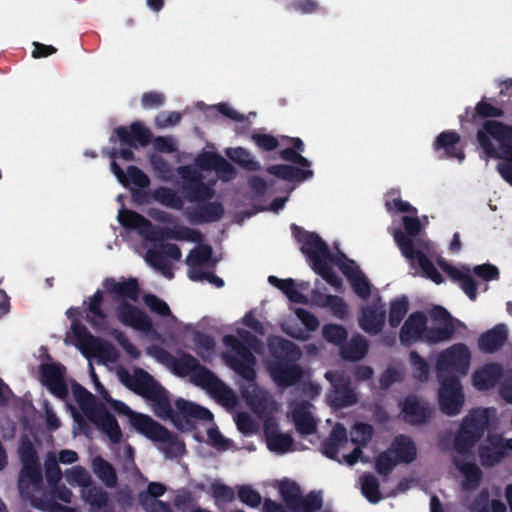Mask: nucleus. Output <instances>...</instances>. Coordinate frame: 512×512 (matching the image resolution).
Here are the masks:
<instances>
[{"label": "nucleus", "instance_id": "1", "mask_svg": "<svg viewBox=\"0 0 512 512\" xmlns=\"http://www.w3.org/2000/svg\"><path fill=\"white\" fill-rule=\"evenodd\" d=\"M268 349L272 360L268 363V372L280 387H291L303 377V369L297 364L301 350L292 341L280 336L270 337Z\"/></svg>", "mask_w": 512, "mask_h": 512}, {"label": "nucleus", "instance_id": "2", "mask_svg": "<svg viewBox=\"0 0 512 512\" xmlns=\"http://www.w3.org/2000/svg\"><path fill=\"white\" fill-rule=\"evenodd\" d=\"M162 360L169 361L176 375L185 377L191 375V381L215 395V397L228 400L233 397L232 390L217 375L199 363L198 359L190 353L179 351L178 357L161 349L159 351Z\"/></svg>", "mask_w": 512, "mask_h": 512}, {"label": "nucleus", "instance_id": "3", "mask_svg": "<svg viewBox=\"0 0 512 512\" xmlns=\"http://www.w3.org/2000/svg\"><path fill=\"white\" fill-rule=\"evenodd\" d=\"M118 221L124 228L136 230L143 239L149 242L156 243L172 239L200 243L203 240V235L198 230L182 225H175L173 228L155 227L142 214L130 209L121 210L118 214Z\"/></svg>", "mask_w": 512, "mask_h": 512}, {"label": "nucleus", "instance_id": "4", "mask_svg": "<svg viewBox=\"0 0 512 512\" xmlns=\"http://www.w3.org/2000/svg\"><path fill=\"white\" fill-rule=\"evenodd\" d=\"M238 335L241 340L232 334L223 337V344L235 352V355H224L226 364L247 382H254L256 379L255 365L256 357L251 350L259 353L262 349V342L251 332L240 329Z\"/></svg>", "mask_w": 512, "mask_h": 512}, {"label": "nucleus", "instance_id": "5", "mask_svg": "<svg viewBox=\"0 0 512 512\" xmlns=\"http://www.w3.org/2000/svg\"><path fill=\"white\" fill-rule=\"evenodd\" d=\"M477 142L489 158L512 164V125L499 120H487L476 133Z\"/></svg>", "mask_w": 512, "mask_h": 512}, {"label": "nucleus", "instance_id": "6", "mask_svg": "<svg viewBox=\"0 0 512 512\" xmlns=\"http://www.w3.org/2000/svg\"><path fill=\"white\" fill-rule=\"evenodd\" d=\"M109 403L115 411L130 417V423L136 431L154 442L165 443L167 445L166 452L170 450L179 452L184 449V444L178 440L176 435L150 416L132 411L129 406L119 400L110 398Z\"/></svg>", "mask_w": 512, "mask_h": 512}, {"label": "nucleus", "instance_id": "7", "mask_svg": "<svg viewBox=\"0 0 512 512\" xmlns=\"http://www.w3.org/2000/svg\"><path fill=\"white\" fill-rule=\"evenodd\" d=\"M103 293L101 290H97L89 299L87 306L86 321L92 326L97 332H107L118 342L122 349L133 359H137L140 356V352L137 347L129 340L124 332L116 328H110L108 325V315L102 309Z\"/></svg>", "mask_w": 512, "mask_h": 512}, {"label": "nucleus", "instance_id": "8", "mask_svg": "<svg viewBox=\"0 0 512 512\" xmlns=\"http://www.w3.org/2000/svg\"><path fill=\"white\" fill-rule=\"evenodd\" d=\"M176 410L169 402V411L157 409L156 413L163 419H169L173 425L181 431H192L196 428V422L211 421L213 414L210 410L193 402L179 398L175 401Z\"/></svg>", "mask_w": 512, "mask_h": 512}, {"label": "nucleus", "instance_id": "9", "mask_svg": "<svg viewBox=\"0 0 512 512\" xmlns=\"http://www.w3.org/2000/svg\"><path fill=\"white\" fill-rule=\"evenodd\" d=\"M486 409L470 412L462 421L454 438V449L460 455L470 454L475 444L482 438L488 427Z\"/></svg>", "mask_w": 512, "mask_h": 512}, {"label": "nucleus", "instance_id": "10", "mask_svg": "<svg viewBox=\"0 0 512 512\" xmlns=\"http://www.w3.org/2000/svg\"><path fill=\"white\" fill-rule=\"evenodd\" d=\"M121 381L138 395L150 400L155 408L169 411L167 391L146 371L139 369L135 376L127 372L121 375Z\"/></svg>", "mask_w": 512, "mask_h": 512}, {"label": "nucleus", "instance_id": "11", "mask_svg": "<svg viewBox=\"0 0 512 512\" xmlns=\"http://www.w3.org/2000/svg\"><path fill=\"white\" fill-rule=\"evenodd\" d=\"M291 231L295 240L301 244L300 251L306 256L312 269L326 261H334L327 243L315 232H309L292 224Z\"/></svg>", "mask_w": 512, "mask_h": 512}, {"label": "nucleus", "instance_id": "12", "mask_svg": "<svg viewBox=\"0 0 512 512\" xmlns=\"http://www.w3.org/2000/svg\"><path fill=\"white\" fill-rule=\"evenodd\" d=\"M437 378L440 383L438 391L440 410L448 416L459 414L465 400L459 377L454 374H439Z\"/></svg>", "mask_w": 512, "mask_h": 512}, {"label": "nucleus", "instance_id": "13", "mask_svg": "<svg viewBox=\"0 0 512 512\" xmlns=\"http://www.w3.org/2000/svg\"><path fill=\"white\" fill-rule=\"evenodd\" d=\"M280 494L286 506L293 512H316L323 506L320 491H311L302 496L300 487L295 482L282 483Z\"/></svg>", "mask_w": 512, "mask_h": 512}, {"label": "nucleus", "instance_id": "14", "mask_svg": "<svg viewBox=\"0 0 512 512\" xmlns=\"http://www.w3.org/2000/svg\"><path fill=\"white\" fill-rule=\"evenodd\" d=\"M471 362V353L465 344L458 343L443 351L437 360L439 374H467Z\"/></svg>", "mask_w": 512, "mask_h": 512}, {"label": "nucleus", "instance_id": "15", "mask_svg": "<svg viewBox=\"0 0 512 512\" xmlns=\"http://www.w3.org/2000/svg\"><path fill=\"white\" fill-rule=\"evenodd\" d=\"M427 316L422 311L412 312L404 321L400 332V343L405 347H410L417 342H425L427 344H437L428 339L430 328L427 325Z\"/></svg>", "mask_w": 512, "mask_h": 512}, {"label": "nucleus", "instance_id": "16", "mask_svg": "<svg viewBox=\"0 0 512 512\" xmlns=\"http://www.w3.org/2000/svg\"><path fill=\"white\" fill-rule=\"evenodd\" d=\"M325 377L332 385V389L327 395L332 407L341 409L357 403L358 397L351 388L349 379L345 378L342 374H334L332 372H327Z\"/></svg>", "mask_w": 512, "mask_h": 512}, {"label": "nucleus", "instance_id": "17", "mask_svg": "<svg viewBox=\"0 0 512 512\" xmlns=\"http://www.w3.org/2000/svg\"><path fill=\"white\" fill-rule=\"evenodd\" d=\"M393 237L401 251V254L410 262L417 260L419 267L427 278H430L431 275L437 271L433 262L423 251L415 249L414 242L407 237L401 229H396L393 233Z\"/></svg>", "mask_w": 512, "mask_h": 512}, {"label": "nucleus", "instance_id": "18", "mask_svg": "<svg viewBox=\"0 0 512 512\" xmlns=\"http://www.w3.org/2000/svg\"><path fill=\"white\" fill-rule=\"evenodd\" d=\"M393 237L401 251V254L410 262L417 260L419 267L427 278H430L431 275L437 271L433 262L423 251L415 249L414 242L407 237L401 229H396L393 233Z\"/></svg>", "mask_w": 512, "mask_h": 512}, {"label": "nucleus", "instance_id": "19", "mask_svg": "<svg viewBox=\"0 0 512 512\" xmlns=\"http://www.w3.org/2000/svg\"><path fill=\"white\" fill-rule=\"evenodd\" d=\"M42 384L57 398L64 400L69 391L64 380L65 367L60 363H44L39 367Z\"/></svg>", "mask_w": 512, "mask_h": 512}, {"label": "nucleus", "instance_id": "20", "mask_svg": "<svg viewBox=\"0 0 512 512\" xmlns=\"http://www.w3.org/2000/svg\"><path fill=\"white\" fill-rule=\"evenodd\" d=\"M115 314L117 319L124 326L143 332L152 330L153 324L151 318L141 308L126 300L118 303L115 308Z\"/></svg>", "mask_w": 512, "mask_h": 512}, {"label": "nucleus", "instance_id": "21", "mask_svg": "<svg viewBox=\"0 0 512 512\" xmlns=\"http://www.w3.org/2000/svg\"><path fill=\"white\" fill-rule=\"evenodd\" d=\"M114 134L121 146L135 149L146 147L152 140L151 131L140 121L133 122L129 126H119L114 129Z\"/></svg>", "mask_w": 512, "mask_h": 512}, {"label": "nucleus", "instance_id": "22", "mask_svg": "<svg viewBox=\"0 0 512 512\" xmlns=\"http://www.w3.org/2000/svg\"><path fill=\"white\" fill-rule=\"evenodd\" d=\"M403 420L410 425H422L432 417L430 405L415 395H408L401 403Z\"/></svg>", "mask_w": 512, "mask_h": 512}, {"label": "nucleus", "instance_id": "23", "mask_svg": "<svg viewBox=\"0 0 512 512\" xmlns=\"http://www.w3.org/2000/svg\"><path fill=\"white\" fill-rule=\"evenodd\" d=\"M433 149L436 152H443L439 158L457 159L462 162L465 159V153L461 145L459 133L453 130L441 132L433 143Z\"/></svg>", "mask_w": 512, "mask_h": 512}, {"label": "nucleus", "instance_id": "24", "mask_svg": "<svg viewBox=\"0 0 512 512\" xmlns=\"http://www.w3.org/2000/svg\"><path fill=\"white\" fill-rule=\"evenodd\" d=\"M386 320V309L385 305L380 303H374L372 305L364 306L361 309V313L358 319L360 328L370 334H379Z\"/></svg>", "mask_w": 512, "mask_h": 512}, {"label": "nucleus", "instance_id": "25", "mask_svg": "<svg viewBox=\"0 0 512 512\" xmlns=\"http://www.w3.org/2000/svg\"><path fill=\"white\" fill-rule=\"evenodd\" d=\"M434 322H439V327H432L429 330L428 339L432 342H444L452 338L455 333L453 317L443 306H434L430 312Z\"/></svg>", "mask_w": 512, "mask_h": 512}, {"label": "nucleus", "instance_id": "26", "mask_svg": "<svg viewBox=\"0 0 512 512\" xmlns=\"http://www.w3.org/2000/svg\"><path fill=\"white\" fill-rule=\"evenodd\" d=\"M225 213L224 206L218 201H204L199 203L188 213V220L192 224L214 223L222 219Z\"/></svg>", "mask_w": 512, "mask_h": 512}, {"label": "nucleus", "instance_id": "27", "mask_svg": "<svg viewBox=\"0 0 512 512\" xmlns=\"http://www.w3.org/2000/svg\"><path fill=\"white\" fill-rule=\"evenodd\" d=\"M503 377V368L498 363H488L476 369L471 377L473 386L479 391L494 388Z\"/></svg>", "mask_w": 512, "mask_h": 512}, {"label": "nucleus", "instance_id": "28", "mask_svg": "<svg viewBox=\"0 0 512 512\" xmlns=\"http://www.w3.org/2000/svg\"><path fill=\"white\" fill-rule=\"evenodd\" d=\"M88 419L105 433L113 444H117L121 441V428L115 416L104 407L98 408Z\"/></svg>", "mask_w": 512, "mask_h": 512}, {"label": "nucleus", "instance_id": "29", "mask_svg": "<svg viewBox=\"0 0 512 512\" xmlns=\"http://www.w3.org/2000/svg\"><path fill=\"white\" fill-rule=\"evenodd\" d=\"M311 404L308 401L297 403L292 409V421L300 435L308 436L316 432L317 422L311 411Z\"/></svg>", "mask_w": 512, "mask_h": 512}, {"label": "nucleus", "instance_id": "30", "mask_svg": "<svg viewBox=\"0 0 512 512\" xmlns=\"http://www.w3.org/2000/svg\"><path fill=\"white\" fill-rule=\"evenodd\" d=\"M103 286L107 292L114 294L116 300L129 299L136 302L139 299L140 286L136 278H129L121 282L116 281L114 278H106Z\"/></svg>", "mask_w": 512, "mask_h": 512}, {"label": "nucleus", "instance_id": "31", "mask_svg": "<svg viewBox=\"0 0 512 512\" xmlns=\"http://www.w3.org/2000/svg\"><path fill=\"white\" fill-rule=\"evenodd\" d=\"M508 339V331L504 324H498L482 333L478 339L479 349L488 354L500 350Z\"/></svg>", "mask_w": 512, "mask_h": 512}, {"label": "nucleus", "instance_id": "32", "mask_svg": "<svg viewBox=\"0 0 512 512\" xmlns=\"http://www.w3.org/2000/svg\"><path fill=\"white\" fill-rule=\"evenodd\" d=\"M348 442L346 428L337 423L331 430L330 435L327 439L322 442V453L329 459L342 463L338 458L340 448L344 447Z\"/></svg>", "mask_w": 512, "mask_h": 512}, {"label": "nucleus", "instance_id": "33", "mask_svg": "<svg viewBox=\"0 0 512 512\" xmlns=\"http://www.w3.org/2000/svg\"><path fill=\"white\" fill-rule=\"evenodd\" d=\"M266 171L281 180L297 183L304 182L314 175L311 169H303L290 164L270 165L267 167Z\"/></svg>", "mask_w": 512, "mask_h": 512}, {"label": "nucleus", "instance_id": "34", "mask_svg": "<svg viewBox=\"0 0 512 512\" xmlns=\"http://www.w3.org/2000/svg\"><path fill=\"white\" fill-rule=\"evenodd\" d=\"M110 166L112 173L124 186L132 183L138 188H146L150 185L149 177L137 166H128L127 173L123 171V169L116 161H112Z\"/></svg>", "mask_w": 512, "mask_h": 512}, {"label": "nucleus", "instance_id": "35", "mask_svg": "<svg viewBox=\"0 0 512 512\" xmlns=\"http://www.w3.org/2000/svg\"><path fill=\"white\" fill-rule=\"evenodd\" d=\"M264 433L266 444L270 451L283 454L290 450L294 441L292 436L278 431L275 423L266 422Z\"/></svg>", "mask_w": 512, "mask_h": 512}, {"label": "nucleus", "instance_id": "36", "mask_svg": "<svg viewBox=\"0 0 512 512\" xmlns=\"http://www.w3.org/2000/svg\"><path fill=\"white\" fill-rule=\"evenodd\" d=\"M441 267L453 281L459 283L461 289L471 301L476 300L477 284L470 275L469 268H464V270H462L448 264Z\"/></svg>", "mask_w": 512, "mask_h": 512}, {"label": "nucleus", "instance_id": "37", "mask_svg": "<svg viewBox=\"0 0 512 512\" xmlns=\"http://www.w3.org/2000/svg\"><path fill=\"white\" fill-rule=\"evenodd\" d=\"M453 464L463 474L462 488L464 490L476 489L482 479V471L474 462H467L461 457H454Z\"/></svg>", "mask_w": 512, "mask_h": 512}, {"label": "nucleus", "instance_id": "38", "mask_svg": "<svg viewBox=\"0 0 512 512\" xmlns=\"http://www.w3.org/2000/svg\"><path fill=\"white\" fill-rule=\"evenodd\" d=\"M83 497L93 512H114L108 493L100 486H88L83 490Z\"/></svg>", "mask_w": 512, "mask_h": 512}, {"label": "nucleus", "instance_id": "39", "mask_svg": "<svg viewBox=\"0 0 512 512\" xmlns=\"http://www.w3.org/2000/svg\"><path fill=\"white\" fill-rule=\"evenodd\" d=\"M368 341L360 334L353 335L349 342H345L340 350L341 357L347 361H360L368 353Z\"/></svg>", "mask_w": 512, "mask_h": 512}, {"label": "nucleus", "instance_id": "40", "mask_svg": "<svg viewBox=\"0 0 512 512\" xmlns=\"http://www.w3.org/2000/svg\"><path fill=\"white\" fill-rule=\"evenodd\" d=\"M478 456L483 467H493L504 457V446L502 439L490 442V445H481L478 449Z\"/></svg>", "mask_w": 512, "mask_h": 512}, {"label": "nucleus", "instance_id": "41", "mask_svg": "<svg viewBox=\"0 0 512 512\" xmlns=\"http://www.w3.org/2000/svg\"><path fill=\"white\" fill-rule=\"evenodd\" d=\"M393 452L398 462L411 463L416 459L417 449L414 442L406 435H398L392 443Z\"/></svg>", "mask_w": 512, "mask_h": 512}, {"label": "nucleus", "instance_id": "42", "mask_svg": "<svg viewBox=\"0 0 512 512\" xmlns=\"http://www.w3.org/2000/svg\"><path fill=\"white\" fill-rule=\"evenodd\" d=\"M93 470L96 476L108 487L113 488L117 485V473L110 462L97 456L93 460Z\"/></svg>", "mask_w": 512, "mask_h": 512}, {"label": "nucleus", "instance_id": "43", "mask_svg": "<svg viewBox=\"0 0 512 512\" xmlns=\"http://www.w3.org/2000/svg\"><path fill=\"white\" fill-rule=\"evenodd\" d=\"M316 303L320 307H328L332 314L338 319H345L348 315V305L344 299L338 295H322L318 294Z\"/></svg>", "mask_w": 512, "mask_h": 512}, {"label": "nucleus", "instance_id": "44", "mask_svg": "<svg viewBox=\"0 0 512 512\" xmlns=\"http://www.w3.org/2000/svg\"><path fill=\"white\" fill-rule=\"evenodd\" d=\"M186 197L191 202L202 203L214 196V190L200 179H193L184 186Z\"/></svg>", "mask_w": 512, "mask_h": 512}, {"label": "nucleus", "instance_id": "45", "mask_svg": "<svg viewBox=\"0 0 512 512\" xmlns=\"http://www.w3.org/2000/svg\"><path fill=\"white\" fill-rule=\"evenodd\" d=\"M504 116L503 109L496 107L489 103L485 98L480 100L474 110L471 112L470 122L477 124L478 119L495 120L494 118H501Z\"/></svg>", "mask_w": 512, "mask_h": 512}, {"label": "nucleus", "instance_id": "46", "mask_svg": "<svg viewBox=\"0 0 512 512\" xmlns=\"http://www.w3.org/2000/svg\"><path fill=\"white\" fill-rule=\"evenodd\" d=\"M73 396L78 403L80 409L83 413L89 418L97 409L96 406V398L95 396L89 392L85 387L80 385L79 383H74L72 385Z\"/></svg>", "mask_w": 512, "mask_h": 512}, {"label": "nucleus", "instance_id": "47", "mask_svg": "<svg viewBox=\"0 0 512 512\" xmlns=\"http://www.w3.org/2000/svg\"><path fill=\"white\" fill-rule=\"evenodd\" d=\"M227 156L236 164H238L241 168L247 171H258L261 166L258 161H256L251 153L242 147H236L229 149L227 151Z\"/></svg>", "mask_w": 512, "mask_h": 512}, {"label": "nucleus", "instance_id": "48", "mask_svg": "<svg viewBox=\"0 0 512 512\" xmlns=\"http://www.w3.org/2000/svg\"><path fill=\"white\" fill-rule=\"evenodd\" d=\"M151 197L154 201L172 209H181L182 199L169 187H158L152 191Z\"/></svg>", "mask_w": 512, "mask_h": 512}, {"label": "nucleus", "instance_id": "49", "mask_svg": "<svg viewBox=\"0 0 512 512\" xmlns=\"http://www.w3.org/2000/svg\"><path fill=\"white\" fill-rule=\"evenodd\" d=\"M41 481L42 472L40 463L22 465L18 480V487L21 492L28 487V484L36 485Z\"/></svg>", "mask_w": 512, "mask_h": 512}, {"label": "nucleus", "instance_id": "50", "mask_svg": "<svg viewBox=\"0 0 512 512\" xmlns=\"http://www.w3.org/2000/svg\"><path fill=\"white\" fill-rule=\"evenodd\" d=\"M409 309V301L405 295L391 301L388 322L393 328L400 325Z\"/></svg>", "mask_w": 512, "mask_h": 512}, {"label": "nucleus", "instance_id": "51", "mask_svg": "<svg viewBox=\"0 0 512 512\" xmlns=\"http://www.w3.org/2000/svg\"><path fill=\"white\" fill-rule=\"evenodd\" d=\"M409 359L413 377L420 382H426L430 372V367L427 361L416 351L410 352Z\"/></svg>", "mask_w": 512, "mask_h": 512}, {"label": "nucleus", "instance_id": "52", "mask_svg": "<svg viewBox=\"0 0 512 512\" xmlns=\"http://www.w3.org/2000/svg\"><path fill=\"white\" fill-rule=\"evenodd\" d=\"M362 494L364 497L373 504L378 503L381 500V493L379 482L377 478L372 474H367L362 480Z\"/></svg>", "mask_w": 512, "mask_h": 512}, {"label": "nucleus", "instance_id": "53", "mask_svg": "<svg viewBox=\"0 0 512 512\" xmlns=\"http://www.w3.org/2000/svg\"><path fill=\"white\" fill-rule=\"evenodd\" d=\"M322 335L327 342L341 347L348 336L346 329L338 324H325L322 328Z\"/></svg>", "mask_w": 512, "mask_h": 512}, {"label": "nucleus", "instance_id": "54", "mask_svg": "<svg viewBox=\"0 0 512 512\" xmlns=\"http://www.w3.org/2000/svg\"><path fill=\"white\" fill-rule=\"evenodd\" d=\"M212 247L208 244H200L190 251L186 258V263L191 266H202L207 264L212 258Z\"/></svg>", "mask_w": 512, "mask_h": 512}, {"label": "nucleus", "instance_id": "55", "mask_svg": "<svg viewBox=\"0 0 512 512\" xmlns=\"http://www.w3.org/2000/svg\"><path fill=\"white\" fill-rule=\"evenodd\" d=\"M193 341L197 347V355L203 361H208L209 357H207L204 352H207L209 356L213 353L215 348L214 338L211 335L202 332H196L193 336Z\"/></svg>", "mask_w": 512, "mask_h": 512}, {"label": "nucleus", "instance_id": "56", "mask_svg": "<svg viewBox=\"0 0 512 512\" xmlns=\"http://www.w3.org/2000/svg\"><path fill=\"white\" fill-rule=\"evenodd\" d=\"M333 262L334 261H326L312 270L317 275L321 276L329 285L339 290L342 288L343 281L333 270L331 266Z\"/></svg>", "mask_w": 512, "mask_h": 512}, {"label": "nucleus", "instance_id": "57", "mask_svg": "<svg viewBox=\"0 0 512 512\" xmlns=\"http://www.w3.org/2000/svg\"><path fill=\"white\" fill-rule=\"evenodd\" d=\"M166 492V486L160 482H150L146 491H141L138 494V501L141 506L150 503L157 498L161 497Z\"/></svg>", "mask_w": 512, "mask_h": 512}, {"label": "nucleus", "instance_id": "58", "mask_svg": "<svg viewBox=\"0 0 512 512\" xmlns=\"http://www.w3.org/2000/svg\"><path fill=\"white\" fill-rule=\"evenodd\" d=\"M147 262L152 265L154 268L159 269L163 272V274L168 277H173V272L170 270V265L166 261L164 253L162 250H148L146 254Z\"/></svg>", "mask_w": 512, "mask_h": 512}, {"label": "nucleus", "instance_id": "59", "mask_svg": "<svg viewBox=\"0 0 512 512\" xmlns=\"http://www.w3.org/2000/svg\"><path fill=\"white\" fill-rule=\"evenodd\" d=\"M237 496L245 505L256 508L262 502L260 493L254 490L250 485H240L237 487Z\"/></svg>", "mask_w": 512, "mask_h": 512}, {"label": "nucleus", "instance_id": "60", "mask_svg": "<svg viewBox=\"0 0 512 512\" xmlns=\"http://www.w3.org/2000/svg\"><path fill=\"white\" fill-rule=\"evenodd\" d=\"M89 350L97 353L101 358L110 362H114L118 359L117 349L108 341H101L96 338V342L90 346Z\"/></svg>", "mask_w": 512, "mask_h": 512}, {"label": "nucleus", "instance_id": "61", "mask_svg": "<svg viewBox=\"0 0 512 512\" xmlns=\"http://www.w3.org/2000/svg\"><path fill=\"white\" fill-rule=\"evenodd\" d=\"M351 434V441L353 443L365 446L372 438L373 427L368 423H356Z\"/></svg>", "mask_w": 512, "mask_h": 512}, {"label": "nucleus", "instance_id": "62", "mask_svg": "<svg viewBox=\"0 0 512 512\" xmlns=\"http://www.w3.org/2000/svg\"><path fill=\"white\" fill-rule=\"evenodd\" d=\"M19 457L22 465L40 463L37 452L31 440L27 436H24L21 439L19 446Z\"/></svg>", "mask_w": 512, "mask_h": 512}, {"label": "nucleus", "instance_id": "63", "mask_svg": "<svg viewBox=\"0 0 512 512\" xmlns=\"http://www.w3.org/2000/svg\"><path fill=\"white\" fill-rule=\"evenodd\" d=\"M398 463V460L392 457L390 450L384 451L377 456L375 468L380 475L388 476Z\"/></svg>", "mask_w": 512, "mask_h": 512}, {"label": "nucleus", "instance_id": "64", "mask_svg": "<svg viewBox=\"0 0 512 512\" xmlns=\"http://www.w3.org/2000/svg\"><path fill=\"white\" fill-rule=\"evenodd\" d=\"M144 303L150 309L151 312L166 317L172 315L168 304L154 294H146L143 297Z\"/></svg>", "mask_w": 512, "mask_h": 512}]
</instances>
